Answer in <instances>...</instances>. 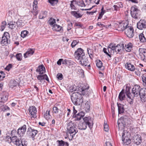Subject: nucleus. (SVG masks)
I'll return each mask as SVG.
<instances>
[{
    "mask_svg": "<svg viewBox=\"0 0 146 146\" xmlns=\"http://www.w3.org/2000/svg\"><path fill=\"white\" fill-rule=\"evenodd\" d=\"M130 119L129 117L127 116H124L121 117L117 121L118 125L117 127H118V129L124 128L125 126L129 125L131 123L130 121Z\"/></svg>",
    "mask_w": 146,
    "mask_h": 146,
    "instance_id": "nucleus-3",
    "label": "nucleus"
},
{
    "mask_svg": "<svg viewBox=\"0 0 146 146\" xmlns=\"http://www.w3.org/2000/svg\"><path fill=\"white\" fill-rule=\"evenodd\" d=\"M76 127L74 123L72 122V121H70L67 124V130Z\"/></svg>",
    "mask_w": 146,
    "mask_h": 146,
    "instance_id": "nucleus-33",
    "label": "nucleus"
},
{
    "mask_svg": "<svg viewBox=\"0 0 146 146\" xmlns=\"http://www.w3.org/2000/svg\"><path fill=\"white\" fill-rule=\"evenodd\" d=\"M37 72H38L40 74H42L45 73V69L44 65L42 64L39 65L36 70Z\"/></svg>",
    "mask_w": 146,
    "mask_h": 146,
    "instance_id": "nucleus-20",
    "label": "nucleus"
},
{
    "mask_svg": "<svg viewBox=\"0 0 146 146\" xmlns=\"http://www.w3.org/2000/svg\"><path fill=\"white\" fill-rule=\"evenodd\" d=\"M6 25V23L5 21H4L2 22L1 25V31H3L4 30L5 27V26Z\"/></svg>",
    "mask_w": 146,
    "mask_h": 146,
    "instance_id": "nucleus-52",
    "label": "nucleus"
},
{
    "mask_svg": "<svg viewBox=\"0 0 146 146\" xmlns=\"http://www.w3.org/2000/svg\"><path fill=\"white\" fill-rule=\"evenodd\" d=\"M27 142L24 139H22L21 141H20L19 144L18 145H22L23 146H27Z\"/></svg>",
    "mask_w": 146,
    "mask_h": 146,
    "instance_id": "nucleus-37",
    "label": "nucleus"
},
{
    "mask_svg": "<svg viewBox=\"0 0 146 146\" xmlns=\"http://www.w3.org/2000/svg\"><path fill=\"white\" fill-rule=\"evenodd\" d=\"M131 134L129 132L126 131H123L122 133V140L123 141L124 140L130 139Z\"/></svg>",
    "mask_w": 146,
    "mask_h": 146,
    "instance_id": "nucleus-18",
    "label": "nucleus"
},
{
    "mask_svg": "<svg viewBox=\"0 0 146 146\" xmlns=\"http://www.w3.org/2000/svg\"><path fill=\"white\" fill-rule=\"evenodd\" d=\"M88 57L85 56V57L81 60L79 62L81 63L82 65H84L85 66H87V65L89 64L90 62L88 60Z\"/></svg>",
    "mask_w": 146,
    "mask_h": 146,
    "instance_id": "nucleus-24",
    "label": "nucleus"
},
{
    "mask_svg": "<svg viewBox=\"0 0 146 146\" xmlns=\"http://www.w3.org/2000/svg\"><path fill=\"white\" fill-rule=\"evenodd\" d=\"M75 71L78 74L81 75L82 76L84 75V72L80 66H77L76 67Z\"/></svg>",
    "mask_w": 146,
    "mask_h": 146,
    "instance_id": "nucleus-27",
    "label": "nucleus"
},
{
    "mask_svg": "<svg viewBox=\"0 0 146 146\" xmlns=\"http://www.w3.org/2000/svg\"><path fill=\"white\" fill-rule=\"evenodd\" d=\"M119 114L123 113L125 111L124 105L123 104L117 103Z\"/></svg>",
    "mask_w": 146,
    "mask_h": 146,
    "instance_id": "nucleus-21",
    "label": "nucleus"
},
{
    "mask_svg": "<svg viewBox=\"0 0 146 146\" xmlns=\"http://www.w3.org/2000/svg\"><path fill=\"white\" fill-rule=\"evenodd\" d=\"M137 27L140 30H143L146 28V21L145 20H140L137 23Z\"/></svg>",
    "mask_w": 146,
    "mask_h": 146,
    "instance_id": "nucleus-9",
    "label": "nucleus"
},
{
    "mask_svg": "<svg viewBox=\"0 0 146 146\" xmlns=\"http://www.w3.org/2000/svg\"><path fill=\"white\" fill-rule=\"evenodd\" d=\"M62 28V27L56 24L52 28L53 30H55L56 31H60Z\"/></svg>",
    "mask_w": 146,
    "mask_h": 146,
    "instance_id": "nucleus-34",
    "label": "nucleus"
},
{
    "mask_svg": "<svg viewBox=\"0 0 146 146\" xmlns=\"http://www.w3.org/2000/svg\"><path fill=\"white\" fill-rule=\"evenodd\" d=\"M82 90V94L83 95H85L86 96H89L90 94V92L88 91V88H85L84 89V88L82 87L81 88Z\"/></svg>",
    "mask_w": 146,
    "mask_h": 146,
    "instance_id": "nucleus-32",
    "label": "nucleus"
},
{
    "mask_svg": "<svg viewBox=\"0 0 146 146\" xmlns=\"http://www.w3.org/2000/svg\"><path fill=\"white\" fill-rule=\"evenodd\" d=\"M125 90L122 89L121 91L119 93L118 96V98L120 101H122L125 100Z\"/></svg>",
    "mask_w": 146,
    "mask_h": 146,
    "instance_id": "nucleus-22",
    "label": "nucleus"
},
{
    "mask_svg": "<svg viewBox=\"0 0 146 146\" xmlns=\"http://www.w3.org/2000/svg\"><path fill=\"white\" fill-rule=\"evenodd\" d=\"M38 133L37 130L32 129L31 127L28 128L27 131V134L29 136H31L32 138H34Z\"/></svg>",
    "mask_w": 146,
    "mask_h": 146,
    "instance_id": "nucleus-8",
    "label": "nucleus"
},
{
    "mask_svg": "<svg viewBox=\"0 0 146 146\" xmlns=\"http://www.w3.org/2000/svg\"><path fill=\"white\" fill-rule=\"evenodd\" d=\"M128 26V24L127 23H125L123 22L119 23L118 25V30L123 31L124 30H125Z\"/></svg>",
    "mask_w": 146,
    "mask_h": 146,
    "instance_id": "nucleus-11",
    "label": "nucleus"
},
{
    "mask_svg": "<svg viewBox=\"0 0 146 146\" xmlns=\"http://www.w3.org/2000/svg\"><path fill=\"white\" fill-rule=\"evenodd\" d=\"M48 22L49 24L52 25L53 27H54V25H55L56 24L55 19H52V18H50L48 21Z\"/></svg>",
    "mask_w": 146,
    "mask_h": 146,
    "instance_id": "nucleus-39",
    "label": "nucleus"
},
{
    "mask_svg": "<svg viewBox=\"0 0 146 146\" xmlns=\"http://www.w3.org/2000/svg\"><path fill=\"white\" fill-rule=\"evenodd\" d=\"M134 30L133 27L128 26L125 30V33L129 38L132 37L134 36Z\"/></svg>",
    "mask_w": 146,
    "mask_h": 146,
    "instance_id": "nucleus-6",
    "label": "nucleus"
},
{
    "mask_svg": "<svg viewBox=\"0 0 146 146\" xmlns=\"http://www.w3.org/2000/svg\"><path fill=\"white\" fill-rule=\"evenodd\" d=\"M8 25H9V27L12 29H14L15 27V23L12 22L8 23Z\"/></svg>",
    "mask_w": 146,
    "mask_h": 146,
    "instance_id": "nucleus-47",
    "label": "nucleus"
},
{
    "mask_svg": "<svg viewBox=\"0 0 146 146\" xmlns=\"http://www.w3.org/2000/svg\"><path fill=\"white\" fill-rule=\"evenodd\" d=\"M124 145H128L131 143V139H126L123 141Z\"/></svg>",
    "mask_w": 146,
    "mask_h": 146,
    "instance_id": "nucleus-46",
    "label": "nucleus"
},
{
    "mask_svg": "<svg viewBox=\"0 0 146 146\" xmlns=\"http://www.w3.org/2000/svg\"><path fill=\"white\" fill-rule=\"evenodd\" d=\"M74 56L76 59L80 61L84 58L85 56L83 50L81 48H78L75 51Z\"/></svg>",
    "mask_w": 146,
    "mask_h": 146,
    "instance_id": "nucleus-4",
    "label": "nucleus"
},
{
    "mask_svg": "<svg viewBox=\"0 0 146 146\" xmlns=\"http://www.w3.org/2000/svg\"><path fill=\"white\" fill-rule=\"evenodd\" d=\"M96 65L98 68H101L103 67L102 63L100 60H97Z\"/></svg>",
    "mask_w": 146,
    "mask_h": 146,
    "instance_id": "nucleus-40",
    "label": "nucleus"
},
{
    "mask_svg": "<svg viewBox=\"0 0 146 146\" xmlns=\"http://www.w3.org/2000/svg\"><path fill=\"white\" fill-rule=\"evenodd\" d=\"M74 104L77 106H82L83 103V98L82 96L78 98V99L72 102Z\"/></svg>",
    "mask_w": 146,
    "mask_h": 146,
    "instance_id": "nucleus-17",
    "label": "nucleus"
},
{
    "mask_svg": "<svg viewBox=\"0 0 146 146\" xmlns=\"http://www.w3.org/2000/svg\"><path fill=\"white\" fill-rule=\"evenodd\" d=\"M143 54H142V56H140L141 60L145 62H146V52L145 53H143Z\"/></svg>",
    "mask_w": 146,
    "mask_h": 146,
    "instance_id": "nucleus-51",
    "label": "nucleus"
},
{
    "mask_svg": "<svg viewBox=\"0 0 146 146\" xmlns=\"http://www.w3.org/2000/svg\"><path fill=\"white\" fill-rule=\"evenodd\" d=\"M0 99L1 100L0 102L4 103L7 100L8 97L6 94L1 95H0Z\"/></svg>",
    "mask_w": 146,
    "mask_h": 146,
    "instance_id": "nucleus-28",
    "label": "nucleus"
},
{
    "mask_svg": "<svg viewBox=\"0 0 146 146\" xmlns=\"http://www.w3.org/2000/svg\"><path fill=\"white\" fill-rule=\"evenodd\" d=\"M16 24L18 27H20L23 26L24 23L21 19H19L16 23Z\"/></svg>",
    "mask_w": 146,
    "mask_h": 146,
    "instance_id": "nucleus-44",
    "label": "nucleus"
},
{
    "mask_svg": "<svg viewBox=\"0 0 146 146\" xmlns=\"http://www.w3.org/2000/svg\"><path fill=\"white\" fill-rule=\"evenodd\" d=\"M132 140L137 145H139L142 142L141 136L140 135L135 134L133 136Z\"/></svg>",
    "mask_w": 146,
    "mask_h": 146,
    "instance_id": "nucleus-7",
    "label": "nucleus"
},
{
    "mask_svg": "<svg viewBox=\"0 0 146 146\" xmlns=\"http://www.w3.org/2000/svg\"><path fill=\"white\" fill-rule=\"evenodd\" d=\"M84 122H80L78 126V129L84 130L87 127L88 125L89 127L91 129L93 125V119L90 117H86L83 118Z\"/></svg>",
    "mask_w": 146,
    "mask_h": 146,
    "instance_id": "nucleus-2",
    "label": "nucleus"
},
{
    "mask_svg": "<svg viewBox=\"0 0 146 146\" xmlns=\"http://www.w3.org/2000/svg\"><path fill=\"white\" fill-rule=\"evenodd\" d=\"M5 33L4 34V36L2 37V40L1 41V43L3 46V45H6L10 44V40H8V38L6 36H5Z\"/></svg>",
    "mask_w": 146,
    "mask_h": 146,
    "instance_id": "nucleus-19",
    "label": "nucleus"
},
{
    "mask_svg": "<svg viewBox=\"0 0 146 146\" xmlns=\"http://www.w3.org/2000/svg\"><path fill=\"white\" fill-rule=\"evenodd\" d=\"M139 52L140 56L143 54V53H145L146 52V49L144 48H140L139 49Z\"/></svg>",
    "mask_w": 146,
    "mask_h": 146,
    "instance_id": "nucleus-45",
    "label": "nucleus"
},
{
    "mask_svg": "<svg viewBox=\"0 0 146 146\" xmlns=\"http://www.w3.org/2000/svg\"><path fill=\"white\" fill-rule=\"evenodd\" d=\"M34 50L32 48H29L27 51L24 53V57L25 58H27L32 56L34 53Z\"/></svg>",
    "mask_w": 146,
    "mask_h": 146,
    "instance_id": "nucleus-16",
    "label": "nucleus"
},
{
    "mask_svg": "<svg viewBox=\"0 0 146 146\" xmlns=\"http://www.w3.org/2000/svg\"><path fill=\"white\" fill-rule=\"evenodd\" d=\"M130 87L127 86V85L126 86V88H125V93H126V95L127 97L129 99H132L133 98V97L131 96V93L130 91Z\"/></svg>",
    "mask_w": 146,
    "mask_h": 146,
    "instance_id": "nucleus-26",
    "label": "nucleus"
},
{
    "mask_svg": "<svg viewBox=\"0 0 146 146\" xmlns=\"http://www.w3.org/2000/svg\"><path fill=\"white\" fill-rule=\"evenodd\" d=\"M53 113H58L59 112V109L56 106H54L53 108Z\"/></svg>",
    "mask_w": 146,
    "mask_h": 146,
    "instance_id": "nucleus-55",
    "label": "nucleus"
},
{
    "mask_svg": "<svg viewBox=\"0 0 146 146\" xmlns=\"http://www.w3.org/2000/svg\"><path fill=\"white\" fill-rule=\"evenodd\" d=\"M57 142L58 143V146H64V143L65 141L61 140H58Z\"/></svg>",
    "mask_w": 146,
    "mask_h": 146,
    "instance_id": "nucleus-53",
    "label": "nucleus"
},
{
    "mask_svg": "<svg viewBox=\"0 0 146 146\" xmlns=\"http://www.w3.org/2000/svg\"><path fill=\"white\" fill-rule=\"evenodd\" d=\"M84 108L86 111L88 112L89 111L90 108V102L87 101L85 104Z\"/></svg>",
    "mask_w": 146,
    "mask_h": 146,
    "instance_id": "nucleus-38",
    "label": "nucleus"
},
{
    "mask_svg": "<svg viewBox=\"0 0 146 146\" xmlns=\"http://www.w3.org/2000/svg\"><path fill=\"white\" fill-rule=\"evenodd\" d=\"M12 64H9L5 68V69L6 70L9 71L10 69L12 68Z\"/></svg>",
    "mask_w": 146,
    "mask_h": 146,
    "instance_id": "nucleus-61",
    "label": "nucleus"
},
{
    "mask_svg": "<svg viewBox=\"0 0 146 146\" xmlns=\"http://www.w3.org/2000/svg\"><path fill=\"white\" fill-rule=\"evenodd\" d=\"M107 49L105 48H104L103 49V51L107 55L110 57H111V55L107 51Z\"/></svg>",
    "mask_w": 146,
    "mask_h": 146,
    "instance_id": "nucleus-63",
    "label": "nucleus"
},
{
    "mask_svg": "<svg viewBox=\"0 0 146 146\" xmlns=\"http://www.w3.org/2000/svg\"><path fill=\"white\" fill-rule=\"evenodd\" d=\"M26 130V126L24 125L22 127L19 128L18 129V134L20 136H22L25 134Z\"/></svg>",
    "mask_w": 146,
    "mask_h": 146,
    "instance_id": "nucleus-13",
    "label": "nucleus"
},
{
    "mask_svg": "<svg viewBox=\"0 0 146 146\" xmlns=\"http://www.w3.org/2000/svg\"><path fill=\"white\" fill-rule=\"evenodd\" d=\"M44 74L43 75H38L37 76V78L38 80L41 81V80L44 79Z\"/></svg>",
    "mask_w": 146,
    "mask_h": 146,
    "instance_id": "nucleus-54",
    "label": "nucleus"
},
{
    "mask_svg": "<svg viewBox=\"0 0 146 146\" xmlns=\"http://www.w3.org/2000/svg\"><path fill=\"white\" fill-rule=\"evenodd\" d=\"M18 85V83L15 80H13L11 81L9 83V85L11 88H13Z\"/></svg>",
    "mask_w": 146,
    "mask_h": 146,
    "instance_id": "nucleus-30",
    "label": "nucleus"
},
{
    "mask_svg": "<svg viewBox=\"0 0 146 146\" xmlns=\"http://www.w3.org/2000/svg\"><path fill=\"white\" fill-rule=\"evenodd\" d=\"M15 57L18 61H21L22 60L23 57L22 54L21 53H17Z\"/></svg>",
    "mask_w": 146,
    "mask_h": 146,
    "instance_id": "nucleus-43",
    "label": "nucleus"
},
{
    "mask_svg": "<svg viewBox=\"0 0 146 146\" xmlns=\"http://www.w3.org/2000/svg\"><path fill=\"white\" fill-rule=\"evenodd\" d=\"M72 27V22H70L68 24L67 30L69 31L70 30Z\"/></svg>",
    "mask_w": 146,
    "mask_h": 146,
    "instance_id": "nucleus-58",
    "label": "nucleus"
},
{
    "mask_svg": "<svg viewBox=\"0 0 146 146\" xmlns=\"http://www.w3.org/2000/svg\"><path fill=\"white\" fill-rule=\"evenodd\" d=\"M82 96L81 94L78 92H76L73 93L71 95V98L72 102L73 101H75L78 98L81 97Z\"/></svg>",
    "mask_w": 146,
    "mask_h": 146,
    "instance_id": "nucleus-10",
    "label": "nucleus"
},
{
    "mask_svg": "<svg viewBox=\"0 0 146 146\" xmlns=\"http://www.w3.org/2000/svg\"><path fill=\"white\" fill-rule=\"evenodd\" d=\"M125 66L126 69L131 71H133L136 69L134 66L129 62H127L125 64Z\"/></svg>",
    "mask_w": 146,
    "mask_h": 146,
    "instance_id": "nucleus-15",
    "label": "nucleus"
},
{
    "mask_svg": "<svg viewBox=\"0 0 146 146\" xmlns=\"http://www.w3.org/2000/svg\"><path fill=\"white\" fill-rule=\"evenodd\" d=\"M5 74L3 71L0 72V80H1L5 77Z\"/></svg>",
    "mask_w": 146,
    "mask_h": 146,
    "instance_id": "nucleus-57",
    "label": "nucleus"
},
{
    "mask_svg": "<svg viewBox=\"0 0 146 146\" xmlns=\"http://www.w3.org/2000/svg\"><path fill=\"white\" fill-rule=\"evenodd\" d=\"M28 33L29 32L27 30L23 31L21 32V36L22 37L24 38L27 36Z\"/></svg>",
    "mask_w": 146,
    "mask_h": 146,
    "instance_id": "nucleus-41",
    "label": "nucleus"
},
{
    "mask_svg": "<svg viewBox=\"0 0 146 146\" xmlns=\"http://www.w3.org/2000/svg\"><path fill=\"white\" fill-rule=\"evenodd\" d=\"M84 113L83 111H81L78 113L75 117L74 120L79 121L80 120L82 117H83L84 115Z\"/></svg>",
    "mask_w": 146,
    "mask_h": 146,
    "instance_id": "nucleus-23",
    "label": "nucleus"
},
{
    "mask_svg": "<svg viewBox=\"0 0 146 146\" xmlns=\"http://www.w3.org/2000/svg\"><path fill=\"white\" fill-rule=\"evenodd\" d=\"M7 138L8 139H9L10 142H12L15 144H16L17 146H18V144L20 143V141L17 138V137L16 136H14L12 137L9 136H8Z\"/></svg>",
    "mask_w": 146,
    "mask_h": 146,
    "instance_id": "nucleus-14",
    "label": "nucleus"
},
{
    "mask_svg": "<svg viewBox=\"0 0 146 146\" xmlns=\"http://www.w3.org/2000/svg\"><path fill=\"white\" fill-rule=\"evenodd\" d=\"M56 77L59 80H61L63 78V75L61 73H59L57 75Z\"/></svg>",
    "mask_w": 146,
    "mask_h": 146,
    "instance_id": "nucleus-56",
    "label": "nucleus"
},
{
    "mask_svg": "<svg viewBox=\"0 0 146 146\" xmlns=\"http://www.w3.org/2000/svg\"><path fill=\"white\" fill-rule=\"evenodd\" d=\"M138 96H140L142 101H145L146 100V90L144 88H141L138 85H135L132 89L131 96L133 98Z\"/></svg>",
    "mask_w": 146,
    "mask_h": 146,
    "instance_id": "nucleus-1",
    "label": "nucleus"
},
{
    "mask_svg": "<svg viewBox=\"0 0 146 146\" xmlns=\"http://www.w3.org/2000/svg\"><path fill=\"white\" fill-rule=\"evenodd\" d=\"M123 50L124 48L127 52H129L131 51V49L132 48V46H121Z\"/></svg>",
    "mask_w": 146,
    "mask_h": 146,
    "instance_id": "nucleus-42",
    "label": "nucleus"
},
{
    "mask_svg": "<svg viewBox=\"0 0 146 146\" xmlns=\"http://www.w3.org/2000/svg\"><path fill=\"white\" fill-rule=\"evenodd\" d=\"M50 110H47L46 111V112L44 115V118L48 120L50 119L52 117L50 115Z\"/></svg>",
    "mask_w": 146,
    "mask_h": 146,
    "instance_id": "nucleus-29",
    "label": "nucleus"
},
{
    "mask_svg": "<svg viewBox=\"0 0 146 146\" xmlns=\"http://www.w3.org/2000/svg\"><path fill=\"white\" fill-rule=\"evenodd\" d=\"M47 16V12L46 11H42L39 16V19H42L46 17Z\"/></svg>",
    "mask_w": 146,
    "mask_h": 146,
    "instance_id": "nucleus-31",
    "label": "nucleus"
},
{
    "mask_svg": "<svg viewBox=\"0 0 146 146\" xmlns=\"http://www.w3.org/2000/svg\"><path fill=\"white\" fill-rule=\"evenodd\" d=\"M112 47V50H115L116 52H119L120 51H121V49H119L118 46H111Z\"/></svg>",
    "mask_w": 146,
    "mask_h": 146,
    "instance_id": "nucleus-50",
    "label": "nucleus"
},
{
    "mask_svg": "<svg viewBox=\"0 0 146 146\" xmlns=\"http://www.w3.org/2000/svg\"><path fill=\"white\" fill-rule=\"evenodd\" d=\"M140 11L138 9L136 6L134 5L131 7L130 13L133 18L137 19L140 15Z\"/></svg>",
    "mask_w": 146,
    "mask_h": 146,
    "instance_id": "nucleus-5",
    "label": "nucleus"
},
{
    "mask_svg": "<svg viewBox=\"0 0 146 146\" xmlns=\"http://www.w3.org/2000/svg\"><path fill=\"white\" fill-rule=\"evenodd\" d=\"M78 6L82 7H85L86 5L84 3V2L82 1L78 3Z\"/></svg>",
    "mask_w": 146,
    "mask_h": 146,
    "instance_id": "nucleus-62",
    "label": "nucleus"
},
{
    "mask_svg": "<svg viewBox=\"0 0 146 146\" xmlns=\"http://www.w3.org/2000/svg\"><path fill=\"white\" fill-rule=\"evenodd\" d=\"M0 109H1L2 111H5L7 110H9V108L6 106H1L0 107Z\"/></svg>",
    "mask_w": 146,
    "mask_h": 146,
    "instance_id": "nucleus-49",
    "label": "nucleus"
},
{
    "mask_svg": "<svg viewBox=\"0 0 146 146\" xmlns=\"http://www.w3.org/2000/svg\"><path fill=\"white\" fill-rule=\"evenodd\" d=\"M29 111L32 117L34 118L36 117V113L37 112L36 109L34 106H32L30 107L29 108Z\"/></svg>",
    "mask_w": 146,
    "mask_h": 146,
    "instance_id": "nucleus-12",
    "label": "nucleus"
},
{
    "mask_svg": "<svg viewBox=\"0 0 146 146\" xmlns=\"http://www.w3.org/2000/svg\"><path fill=\"white\" fill-rule=\"evenodd\" d=\"M104 131H105L107 132L108 131V125L107 123H104Z\"/></svg>",
    "mask_w": 146,
    "mask_h": 146,
    "instance_id": "nucleus-60",
    "label": "nucleus"
},
{
    "mask_svg": "<svg viewBox=\"0 0 146 146\" xmlns=\"http://www.w3.org/2000/svg\"><path fill=\"white\" fill-rule=\"evenodd\" d=\"M67 130L68 131V133L70 135H71V134H73L72 135V138L73 137V136L78 131L77 128L76 127H73V128H70Z\"/></svg>",
    "mask_w": 146,
    "mask_h": 146,
    "instance_id": "nucleus-25",
    "label": "nucleus"
},
{
    "mask_svg": "<svg viewBox=\"0 0 146 146\" xmlns=\"http://www.w3.org/2000/svg\"><path fill=\"white\" fill-rule=\"evenodd\" d=\"M139 38L140 41L141 42H144L146 41V39L142 33L139 35Z\"/></svg>",
    "mask_w": 146,
    "mask_h": 146,
    "instance_id": "nucleus-36",
    "label": "nucleus"
},
{
    "mask_svg": "<svg viewBox=\"0 0 146 146\" xmlns=\"http://www.w3.org/2000/svg\"><path fill=\"white\" fill-rule=\"evenodd\" d=\"M71 14L75 16L76 18H79L81 17L82 15L80 13H77L76 11H72L71 12Z\"/></svg>",
    "mask_w": 146,
    "mask_h": 146,
    "instance_id": "nucleus-35",
    "label": "nucleus"
},
{
    "mask_svg": "<svg viewBox=\"0 0 146 146\" xmlns=\"http://www.w3.org/2000/svg\"><path fill=\"white\" fill-rule=\"evenodd\" d=\"M77 112V111L75 109L74 107V109H73V112L72 113V117H75L76 116V113Z\"/></svg>",
    "mask_w": 146,
    "mask_h": 146,
    "instance_id": "nucleus-64",
    "label": "nucleus"
},
{
    "mask_svg": "<svg viewBox=\"0 0 146 146\" xmlns=\"http://www.w3.org/2000/svg\"><path fill=\"white\" fill-rule=\"evenodd\" d=\"M48 2L51 4L52 5H54L56 4L58 1V0H48Z\"/></svg>",
    "mask_w": 146,
    "mask_h": 146,
    "instance_id": "nucleus-48",
    "label": "nucleus"
},
{
    "mask_svg": "<svg viewBox=\"0 0 146 146\" xmlns=\"http://www.w3.org/2000/svg\"><path fill=\"white\" fill-rule=\"evenodd\" d=\"M79 43V41L78 40H74L71 43V46H76Z\"/></svg>",
    "mask_w": 146,
    "mask_h": 146,
    "instance_id": "nucleus-59",
    "label": "nucleus"
}]
</instances>
